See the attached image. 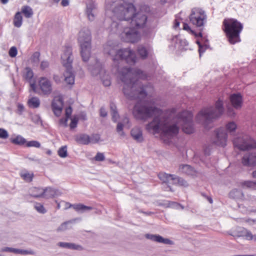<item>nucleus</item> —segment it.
I'll use <instances>...</instances> for the list:
<instances>
[{"instance_id":"nucleus-38","label":"nucleus","mask_w":256,"mask_h":256,"mask_svg":"<svg viewBox=\"0 0 256 256\" xmlns=\"http://www.w3.org/2000/svg\"><path fill=\"white\" fill-rule=\"evenodd\" d=\"M239 210L244 214H248L253 210L251 208L246 206L244 204H238Z\"/></svg>"},{"instance_id":"nucleus-6","label":"nucleus","mask_w":256,"mask_h":256,"mask_svg":"<svg viewBox=\"0 0 256 256\" xmlns=\"http://www.w3.org/2000/svg\"><path fill=\"white\" fill-rule=\"evenodd\" d=\"M62 63L66 68V70L64 73V80L68 84H73L74 82V76L72 72V62L73 56H72V48L70 46L64 48L61 56Z\"/></svg>"},{"instance_id":"nucleus-35","label":"nucleus","mask_w":256,"mask_h":256,"mask_svg":"<svg viewBox=\"0 0 256 256\" xmlns=\"http://www.w3.org/2000/svg\"><path fill=\"white\" fill-rule=\"evenodd\" d=\"M20 176L26 182H30L32 180L34 174L32 173L24 170L20 173Z\"/></svg>"},{"instance_id":"nucleus-45","label":"nucleus","mask_w":256,"mask_h":256,"mask_svg":"<svg viewBox=\"0 0 256 256\" xmlns=\"http://www.w3.org/2000/svg\"><path fill=\"white\" fill-rule=\"evenodd\" d=\"M226 130L230 132H234L236 128V124L234 122H228L226 126Z\"/></svg>"},{"instance_id":"nucleus-62","label":"nucleus","mask_w":256,"mask_h":256,"mask_svg":"<svg viewBox=\"0 0 256 256\" xmlns=\"http://www.w3.org/2000/svg\"><path fill=\"white\" fill-rule=\"evenodd\" d=\"M49 66V64L47 61H42L40 64V68L42 70H44L48 68Z\"/></svg>"},{"instance_id":"nucleus-34","label":"nucleus","mask_w":256,"mask_h":256,"mask_svg":"<svg viewBox=\"0 0 256 256\" xmlns=\"http://www.w3.org/2000/svg\"><path fill=\"white\" fill-rule=\"evenodd\" d=\"M22 20L21 13L20 12H16L14 20V26L16 27L20 28L22 24Z\"/></svg>"},{"instance_id":"nucleus-56","label":"nucleus","mask_w":256,"mask_h":256,"mask_svg":"<svg viewBox=\"0 0 256 256\" xmlns=\"http://www.w3.org/2000/svg\"><path fill=\"white\" fill-rule=\"evenodd\" d=\"M68 118H62L60 120V124L66 127L68 126Z\"/></svg>"},{"instance_id":"nucleus-37","label":"nucleus","mask_w":256,"mask_h":256,"mask_svg":"<svg viewBox=\"0 0 256 256\" xmlns=\"http://www.w3.org/2000/svg\"><path fill=\"white\" fill-rule=\"evenodd\" d=\"M34 76L33 72L30 68L26 67L24 72V78L27 80H30Z\"/></svg>"},{"instance_id":"nucleus-12","label":"nucleus","mask_w":256,"mask_h":256,"mask_svg":"<svg viewBox=\"0 0 256 256\" xmlns=\"http://www.w3.org/2000/svg\"><path fill=\"white\" fill-rule=\"evenodd\" d=\"M234 144L236 148L242 150L256 148V142L253 138L246 136L236 138L234 140Z\"/></svg>"},{"instance_id":"nucleus-22","label":"nucleus","mask_w":256,"mask_h":256,"mask_svg":"<svg viewBox=\"0 0 256 256\" xmlns=\"http://www.w3.org/2000/svg\"><path fill=\"white\" fill-rule=\"evenodd\" d=\"M43 190L44 191V198L46 199L52 198L61 194V192L58 190L51 187H47L43 188Z\"/></svg>"},{"instance_id":"nucleus-41","label":"nucleus","mask_w":256,"mask_h":256,"mask_svg":"<svg viewBox=\"0 0 256 256\" xmlns=\"http://www.w3.org/2000/svg\"><path fill=\"white\" fill-rule=\"evenodd\" d=\"M255 181L247 180L242 182V186L244 188H248L252 189H256Z\"/></svg>"},{"instance_id":"nucleus-30","label":"nucleus","mask_w":256,"mask_h":256,"mask_svg":"<svg viewBox=\"0 0 256 256\" xmlns=\"http://www.w3.org/2000/svg\"><path fill=\"white\" fill-rule=\"evenodd\" d=\"M179 170L182 172L188 175H192L195 172L194 168L190 165L182 164L180 166Z\"/></svg>"},{"instance_id":"nucleus-43","label":"nucleus","mask_w":256,"mask_h":256,"mask_svg":"<svg viewBox=\"0 0 256 256\" xmlns=\"http://www.w3.org/2000/svg\"><path fill=\"white\" fill-rule=\"evenodd\" d=\"M34 208L40 214H45L46 212V210L44 206L40 203L36 202L34 206Z\"/></svg>"},{"instance_id":"nucleus-49","label":"nucleus","mask_w":256,"mask_h":256,"mask_svg":"<svg viewBox=\"0 0 256 256\" xmlns=\"http://www.w3.org/2000/svg\"><path fill=\"white\" fill-rule=\"evenodd\" d=\"M18 54L17 48L16 46H12L9 50L8 54L12 58H14Z\"/></svg>"},{"instance_id":"nucleus-47","label":"nucleus","mask_w":256,"mask_h":256,"mask_svg":"<svg viewBox=\"0 0 256 256\" xmlns=\"http://www.w3.org/2000/svg\"><path fill=\"white\" fill-rule=\"evenodd\" d=\"M124 124L122 122H118L116 126V131L118 133L119 135L121 136L124 137V133L123 132Z\"/></svg>"},{"instance_id":"nucleus-2","label":"nucleus","mask_w":256,"mask_h":256,"mask_svg":"<svg viewBox=\"0 0 256 256\" xmlns=\"http://www.w3.org/2000/svg\"><path fill=\"white\" fill-rule=\"evenodd\" d=\"M132 114L136 119L142 121H146L154 116L152 120L146 126V130L152 134H164L172 136L178 131L174 124H168L166 121L168 115L156 106L153 100L136 104Z\"/></svg>"},{"instance_id":"nucleus-25","label":"nucleus","mask_w":256,"mask_h":256,"mask_svg":"<svg viewBox=\"0 0 256 256\" xmlns=\"http://www.w3.org/2000/svg\"><path fill=\"white\" fill-rule=\"evenodd\" d=\"M88 70L90 71L94 76H96L100 74L104 70L102 68V64L98 60H96L94 66L90 65Z\"/></svg>"},{"instance_id":"nucleus-33","label":"nucleus","mask_w":256,"mask_h":256,"mask_svg":"<svg viewBox=\"0 0 256 256\" xmlns=\"http://www.w3.org/2000/svg\"><path fill=\"white\" fill-rule=\"evenodd\" d=\"M22 12L26 18H31L34 14L32 8L28 6H24L22 8Z\"/></svg>"},{"instance_id":"nucleus-31","label":"nucleus","mask_w":256,"mask_h":256,"mask_svg":"<svg viewBox=\"0 0 256 256\" xmlns=\"http://www.w3.org/2000/svg\"><path fill=\"white\" fill-rule=\"evenodd\" d=\"M28 104L31 108H38L40 105V100L37 97H32L28 100Z\"/></svg>"},{"instance_id":"nucleus-55","label":"nucleus","mask_w":256,"mask_h":256,"mask_svg":"<svg viewBox=\"0 0 256 256\" xmlns=\"http://www.w3.org/2000/svg\"><path fill=\"white\" fill-rule=\"evenodd\" d=\"M32 120L36 124H38L41 122V120L39 116L34 115L32 116Z\"/></svg>"},{"instance_id":"nucleus-21","label":"nucleus","mask_w":256,"mask_h":256,"mask_svg":"<svg viewBox=\"0 0 256 256\" xmlns=\"http://www.w3.org/2000/svg\"><path fill=\"white\" fill-rule=\"evenodd\" d=\"M130 134L134 140L138 142H142L144 140L142 132V129L136 126L132 128L130 132Z\"/></svg>"},{"instance_id":"nucleus-42","label":"nucleus","mask_w":256,"mask_h":256,"mask_svg":"<svg viewBox=\"0 0 256 256\" xmlns=\"http://www.w3.org/2000/svg\"><path fill=\"white\" fill-rule=\"evenodd\" d=\"M100 140V136L98 134H92L89 136L90 144H96Z\"/></svg>"},{"instance_id":"nucleus-10","label":"nucleus","mask_w":256,"mask_h":256,"mask_svg":"<svg viewBox=\"0 0 256 256\" xmlns=\"http://www.w3.org/2000/svg\"><path fill=\"white\" fill-rule=\"evenodd\" d=\"M206 18L204 11L198 8L192 9L189 16L190 22L196 28H198L200 31L203 30L204 25L206 22Z\"/></svg>"},{"instance_id":"nucleus-44","label":"nucleus","mask_w":256,"mask_h":256,"mask_svg":"<svg viewBox=\"0 0 256 256\" xmlns=\"http://www.w3.org/2000/svg\"><path fill=\"white\" fill-rule=\"evenodd\" d=\"M58 154L60 157L62 158H64L67 156L68 152L67 147L66 146H62L58 150Z\"/></svg>"},{"instance_id":"nucleus-57","label":"nucleus","mask_w":256,"mask_h":256,"mask_svg":"<svg viewBox=\"0 0 256 256\" xmlns=\"http://www.w3.org/2000/svg\"><path fill=\"white\" fill-rule=\"evenodd\" d=\"M68 243L69 242H58V244H57V246L60 247V248H68Z\"/></svg>"},{"instance_id":"nucleus-52","label":"nucleus","mask_w":256,"mask_h":256,"mask_svg":"<svg viewBox=\"0 0 256 256\" xmlns=\"http://www.w3.org/2000/svg\"><path fill=\"white\" fill-rule=\"evenodd\" d=\"M244 232H245L244 237H245L248 240H252L254 238V235L252 234V232L246 229Z\"/></svg>"},{"instance_id":"nucleus-4","label":"nucleus","mask_w":256,"mask_h":256,"mask_svg":"<svg viewBox=\"0 0 256 256\" xmlns=\"http://www.w3.org/2000/svg\"><path fill=\"white\" fill-rule=\"evenodd\" d=\"M223 104L222 100L219 98L214 106L204 108L196 116V122L206 128L223 114L224 110Z\"/></svg>"},{"instance_id":"nucleus-39","label":"nucleus","mask_w":256,"mask_h":256,"mask_svg":"<svg viewBox=\"0 0 256 256\" xmlns=\"http://www.w3.org/2000/svg\"><path fill=\"white\" fill-rule=\"evenodd\" d=\"M11 142L14 144L19 145L24 144L26 142V139L20 136H18L16 138L12 139Z\"/></svg>"},{"instance_id":"nucleus-24","label":"nucleus","mask_w":256,"mask_h":256,"mask_svg":"<svg viewBox=\"0 0 256 256\" xmlns=\"http://www.w3.org/2000/svg\"><path fill=\"white\" fill-rule=\"evenodd\" d=\"M74 140L80 144L88 145L90 144L89 135L86 134H78L74 136Z\"/></svg>"},{"instance_id":"nucleus-23","label":"nucleus","mask_w":256,"mask_h":256,"mask_svg":"<svg viewBox=\"0 0 256 256\" xmlns=\"http://www.w3.org/2000/svg\"><path fill=\"white\" fill-rule=\"evenodd\" d=\"M232 106L236 109L241 108L242 104V96L239 94H233L230 97Z\"/></svg>"},{"instance_id":"nucleus-9","label":"nucleus","mask_w":256,"mask_h":256,"mask_svg":"<svg viewBox=\"0 0 256 256\" xmlns=\"http://www.w3.org/2000/svg\"><path fill=\"white\" fill-rule=\"evenodd\" d=\"M122 25V22L118 23L114 22L112 24V27L116 29L114 31L116 33H120H120V36L124 41L132 43L137 42L140 39V34L136 28L131 26L123 28Z\"/></svg>"},{"instance_id":"nucleus-53","label":"nucleus","mask_w":256,"mask_h":256,"mask_svg":"<svg viewBox=\"0 0 256 256\" xmlns=\"http://www.w3.org/2000/svg\"><path fill=\"white\" fill-rule=\"evenodd\" d=\"M78 122V118L76 117H74L72 119L71 122L70 124V128L72 129L76 127L77 124Z\"/></svg>"},{"instance_id":"nucleus-36","label":"nucleus","mask_w":256,"mask_h":256,"mask_svg":"<svg viewBox=\"0 0 256 256\" xmlns=\"http://www.w3.org/2000/svg\"><path fill=\"white\" fill-rule=\"evenodd\" d=\"M110 108L112 120L116 122L118 118V114L116 110V106L114 104L112 103L110 104Z\"/></svg>"},{"instance_id":"nucleus-8","label":"nucleus","mask_w":256,"mask_h":256,"mask_svg":"<svg viewBox=\"0 0 256 256\" xmlns=\"http://www.w3.org/2000/svg\"><path fill=\"white\" fill-rule=\"evenodd\" d=\"M91 34L86 28H82L78 33V42L80 47V54L84 62H87L90 56Z\"/></svg>"},{"instance_id":"nucleus-58","label":"nucleus","mask_w":256,"mask_h":256,"mask_svg":"<svg viewBox=\"0 0 256 256\" xmlns=\"http://www.w3.org/2000/svg\"><path fill=\"white\" fill-rule=\"evenodd\" d=\"M24 110V106L22 104H18V110H17V112L18 114L21 115L22 113V112Z\"/></svg>"},{"instance_id":"nucleus-5","label":"nucleus","mask_w":256,"mask_h":256,"mask_svg":"<svg viewBox=\"0 0 256 256\" xmlns=\"http://www.w3.org/2000/svg\"><path fill=\"white\" fill-rule=\"evenodd\" d=\"M106 11H111L114 16L120 21L130 22L136 8L131 2H124L120 4L116 2L108 3L106 6Z\"/></svg>"},{"instance_id":"nucleus-60","label":"nucleus","mask_w":256,"mask_h":256,"mask_svg":"<svg viewBox=\"0 0 256 256\" xmlns=\"http://www.w3.org/2000/svg\"><path fill=\"white\" fill-rule=\"evenodd\" d=\"M72 112V109L70 106H69L66 109V118H68L70 116Z\"/></svg>"},{"instance_id":"nucleus-7","label":"nucleus","mask_w":256,"mask_h":256,"mask_svg":"<svg viewBox=\"0 0 256 256\" xmlns=\"http://www.w3.org/2000/svg\"><path fill=\"white\" fill-rule=\"evenodd\" d=\"M224 30L230 42L234 44L240 41L239 34L242 29V25L234 19L225 20L224 21Z\"/></svg>"},{"instance_id":"nucleus-15","label":"nucleus","mask_w":256,"mask_h":256,"mask_svg":"<svg viewBox=\"0 0 256 256\" xmlns=\"http://www.w3.org/2000/svg\"><path fill=\"white\" fill-rule=\"evenodd\" d=\"M38 85L42 93L45 95L50 94L52 91L50 81L47 78L42 77L40 78Z\"/></svg>"},{"instance_id":"nucleus-48","label":"nucleus","mask_w":256,"mask_h":256,"mask_svg":"<svg viewBox=\"0 0 256 256\" xmlns=\"http://www.w3.org/2000/svg\"><path fill=\"white\" fill-rule=\"evenodd\" d=\"M26 146L28 147L40 148V144L38 141L32 140L26 143Z\"/></svg>"},{"instance_id":"nucleus-18","label":"nucleus","mask_w":256,"mask_h":256,"mask_svg":"<svg viewBox=\"0 0 256 256\" xmlns=\"http://www.w3.org/2000/svg\"><path fill=\"white\" fill-rule=\"evenodd\" d=\"M96 11V7L94 2L88 0L86 2V14L90 20L93 21L94 20Z\"/></svg>"},{"instance_id":"nucleus-20","label":"nucleus","mask_w":256,"mask_h":256,"mask_svg":"<svg viewBox=\"0 0 256 256\" xmlns=\"http://www.w3.org/2000/svg\"><path fill=\"white\" fill-rule=\"evenodd\" d=\"M242 163L246 166L256 165V154H245L242 158Z\"/></svg>"},{"instance_id":"nucleus-46","label":"nucleus","mask_w":256,"mask_h":256,"mask_svg":"<svg viewBox=\"0 0 256 256\" xmlns=\"http://www.w3.org/2000/svg\"><path fill=\"white\" fill-rule=\"evenodd\" d=\"M72 222V221H68L62 223L60 226L57 228L58 232H62L68 229V224Z\"/></svg>"},{"instance_id":"nucleus-51","label":"nucleus","mask_w":256,"mask_h":256,"mask_svg":"<svg viewBox=\"0 0 256 256\" xmlns=\"http://www.w3.org/2000/svg\"><path fill=\"white\" fill-rule=\"evenodd\" d=\"M40 56V52H35L33 54V55H32V61L33 62H34V63L37 64L39 60H40V59H39Z\"/></svg>"},{"instance_id":"nucleus-59","label":"nucleus","mask_w":256,"mask_h":256,"mask_svg":"<svg viewBox=\"0 0 256 256\" xmlns=\"http://www.w3.org/2000/svg\"><path fill=\"white\" fill-rule=\"evenodd\" d=\"M228 114L230 116H235V112L234 111V110L232 108L228 107Z\"/></svg>"},{"instance_id":"nucleus-3","label":"nucleus","mask_w":256,"mask_h":256,"mask_svg":"<svg viewBox=\"0 0 256 256\" xmlns=\"http://www.w3.org/2000/svg\"><path fill=\"white\" fill-rule=\"evenodd\" d=\"M175 112V108L170 110V114L167 116L166 121L168 124H174L177 128L178 131L172 136L162 134L161 137L166 143L168 142L169 140L178 134L180 126H182V130L186 134H190L194 132L192 113L189 111L184 110L178 113L175 117L172 118V114Z\"/></svg>"},{"instance_id":"nucleus-29","label":"nucleus","mask_w":256,"mask_h":256,"mask_svg":"<svg viewBox=\"0 0 256 256\" xmlns=\"http://www.w3.org/2000/svg\"><path fill=\"white\" fill-rule=\"evenodd\" d=\"M68 204H70V206H72L78 212H81L88 211L92 209V208L91 206H86L80 204H71L70 203H68Z\"/></svg>"},{"instance_id":"nucleus-40","label":"nucleus","mask_w":256,"mask_h":256,"mask_svg":"<svg viewBox=\"0 0 256 256\" xmlns=\"http://www.w3.org/2000/svg\"><path fill=\"white\" fill-rule=\"evenodd\" d=\"M72 250H76L78 251H82L84 250L83 246L80 244H76L75 243L69 242L68 248Z\"/></svg>"},{"instance_id":"nucleus-11","label":"nucleus","mask_w":256,"mask_h":256,"mask_svg":"<svg viewBox=\"0 0 256 256\" xmlns=\"http://www.w3.org/2000/svg\"><path fill=\"white\" fill-rule=\"evenodd\" d=\"M159 178L163 182L168 184V188L172 192V188L169 184H178L181 186H188L187 182L183 178L174 174H168L164 172H160L158 174Z\"/></svg>"},{"instance_id":"nucleus-19","label":"nucleus","mask_w":256,"mask_h":256,"mask_svg":"<svg viewBox=\"0 0 256 256\" xmlns=\"http://www.w3.org/2000/svg\"><path fill=\"white\" fill-rule=\"evenodd\" d=\"M63 106L62 98L60 97H56L52 103V107L54 114L58 116H60Z\"/></svg>"},{"instance_id":"nucleus-1","label":"nucleus","mask_w":256,"mask_h":256,"mask_svg":"<svg viewBox=\"0 0 256 256\" xmlns=\"http://www.w3.org/2000/svg\"><path fill=\"white\" fill-rule=\"evenodd\" d=\"M104 52L109 55L114 62L116 72L123 82L122 91L125 96L131 100H142L153 90L150 85L144 86L138 78L144 79L146 74L138 68L124 67L120 69L118 64L122 60L130 64H134L136 60L134 52L129 48L120 49L118 45L108 42L104 46Z\"/></svg>"},{"instance_id":"nucleus-64","label":"nucleus","mask_w":256,"mask_h":256,"mask_svg":"<svg viewBox=\"0 0 256 256\" xmlns=\"http://www.w3.org/2000/svg\"><path fill=\"white\" fill-rule=\"evenodd\" d=\"M61 4L63 6H68L69 4V0H62L61 2Z\"/></svg>"},{"instance_id":"nucleus-32","label":"nucleus","mask_w":256,"mask_h":256,"mask_svg":"<svg viewBox=\"0 0 256 256\" xmlns=\"http://www.w3.org/2000/svg\"><path fill=\"white\" fill-rule=\"evenodd\" d=\"M246 230L244 228H238L236 230L228 232V234L234 237H244Z\"/></svg>"},{"instance_id":"nucleus-14","label":"nucleus","mask_w":256,"mask_h":256,"mask_svg":"<svg viewBox=\"0 0 256 256\" xmlns=\"http://www.w3.org/2000/svg\"><path fill=\"white\" fill-rule=\"evenodd\" d=\"M227 134L224 128H220L214 131V136L212 142L214 144L224 147L226 144Z\"/></svg>"},{"instance_id":"nucleus-27","label":"nucleus","mask_w":256,"mask_h":256,"mask_svg":"<svg viewBox=\"0 0 256 256\" xmlns=\"http://www.w3.org/2000/svg\"><path fill=\"white\" fill-rule=\"evenodd\" d=\"M152 51L150 47H146L142 45L138 46V52L140 56L143 59L146 58Z\"/></svg>"},{"instance_id":"nucleus-28","label":"nucleus","mask_w":256,"mask_h":256,"mask_svg":"<svg viewBox=\"0 0 256 256\" xmlns=\"http://www.w3.org/2000/svg\"><path fill=\"white\" fill-rule=\"evenodd\" d=\"M229 196L231 198L240 200L244 198V194L240 190L233 189L229 193Z\"/></svg>"},{"instance_id":"nucleus-26","label":"nucleus","mask_w":256,"mask_h":256,"mask_svg":"<svg viewBox=\"0 0 256 256\" xmlns=\"http://www.w3.org/2000/svg\"><path fill=\"white\" fill-rule=\"evenodd\" d=\"M43 188L34 187L30 189V195L34 198H44Z\"/></svg>"},{"instance_id":"nucleus-54","label":"nucleus","mask_w":256,"mask_h":256,"mask_svg":"<svg viewBox=\"0 0 256 256\" xmlns=\"http://www.w3.org/2000/svg\"><path fill=\"white\" fill-rule=\"evenodd\" d=\"M95 160L96 161H103L104 160V156L102 153L98 152L95 156Z\"/></svg>"},{"instance_id":"nucleus-17","label":"nucleus","mask_w":256,"mask_h":256,"mask_svg":"<svg viewBox=\"0 0 256 256\" xmlns=\"http://www.w3.org/2000/svg\"><path fill=\"white\" fill-rule=\"evenodd\" d=\"M145 238L148 240H150L153 242L158 243L170 245L174 244V242L172 240L168 238H164L162 236L158 234H145Z\"/></svg>"},{"instance_id":"nucleus-16","label":"nucleus","mask_w":256,"mask_h":256,"mask_svg":"<svg viewBox=\"0 0 256 256\" xmlns=\"http://www.w3.org/2000/svg\"><path fill=\"white\" fill-rule=\"evenodd\" d=\"M0 252H12V253H14L15 254H22V255H27V254L34 255L36 254L35 252L32 250H25L16 248H10V247H4V248H2L0 250Z\"/></svg>"},{"instance_id":"nucleus-13","label":"nucleus","mask_w":256,"mask_h":256,"mask_svg":"<svg viewBox=\"0 0 256 256\" xmlns=\"http://www.w3.org/2000/svg\"><path fill=\"white\" fill-rule=\"evenodd\" d=\"M147 19L148 16L146 12L142 8L138 11L136 10L129 23L132 27L136 28H142L145 26Z\"/></svg>"},{"instance_id":"nucleus-50","label":"nucleus","mask_w":256,"mask_h":256,"mask_svg":"<svg viewBox=\"0 0 256 256\" xmlns=\"http://www.w3.org/2000/svg\"><path fill=\"white\" fill-rule=\"evenodd\" d=\"M8 137V132L2 128H0V138L2 139H6Z\"/></svg>"},{"instance_id":"nucleus-63","label":"nucleus","mask_w":256,"mask_h":256,"mask_svg":"<svg viewBox=\"0 0 256 256\" xmlns=\"http://www.w3.org/2000/svg\"><path fill=\"white\" fill-rule=\"evenodd\" d=\"M183 28H184V30H186L187 31H188V32H190L191 33L193 34L194 32V31L191 30V28H190V26L187 24H185L184 23V24Z\"/></svg>"},{"instance_id":"nucleus-61","label":"nucleus","mask_w":256,"mask_h":256,"mask_svg":"<svg viewBox=\"0 0 256 256\" xmlns=\"http://www.w3.org/2000/svg\"><path fill=\"white\" fill-rule=\"evenodd\" d=\"M107 112L104 107H102L100 109V116L102 117H106L107 116Z\"/></svg>"}]
</instances>
